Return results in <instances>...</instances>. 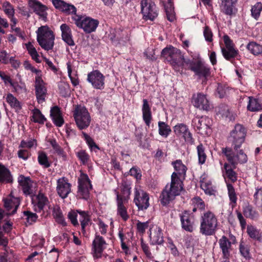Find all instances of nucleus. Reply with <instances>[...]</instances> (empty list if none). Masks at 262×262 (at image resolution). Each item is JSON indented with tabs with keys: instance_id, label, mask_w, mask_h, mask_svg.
<instances>
[{
	"instance_id": "obj_23",
	"label": "nucleus",
	"mask_w": 262,
	"mask_h": 262,
	"mask_svg": "<svg viewBox=\"0 0 262 262\" xmlns=\"http://www.w3.org/2000/svg\"><path fill=\"white\" fill-rule=\"evenodd\" d=\"M52 2L55 8L68 14H76V8L74 5L67 4L62 0H52Z\"/></svg>"
},
{
	"instance_id": "obj_45",
	"label": "nucleus",
	"mask_w": 262,
	"mask_h": 262,
	"mask_svg": "<svg viewBox=\"0 0 262 262\" xmlns=\"http://www.w3.org/2000/svg\"><path fill=\"white\" fill-rule=\"evenodd\" d=\"M239 252L241 255L246 259L250 258V254L249 252V247L248 245L244 242H241L239 245Z\"/></svg>"
},
{
	"instance_id": "obj_15",
	"label": "nucleus",
	"mask_w": 262,
	"mask_h": 262,
	"mask_svg": "<svg viewBox=\"0 0 262 262\" xmlns=\"http://www.w3.org/2000/svg\"><path fill=\"white\" fill-rule=\"evenodd\" d=\"M223 39L226 46L225 48H222L224 57L227 60L235 57L237 55L238 51L234 49L232 41L228 35H224Z\"/></svg>"
},
{
	"instance_id": "obj_19",
	"label": "nucleus",
	"mask_w": 262,
	"mask_h": 262,
	"mask_svg": "<svg viewBox=\"0 0 262 262\" xmlns=\"http://www.w3.org/2000/svg\"><path fill=\"white\" fill-rule=\"evenodd\" d=\"M173 131L176 135L182 136L186 142L190 144L193 143L194 140L192 134L189 131L186 125L179 123L174 126Z\"/></svg>"
},
{
	"instance_id": "obj_20",
	"label": "nucleus",
	"mask_w": 262,
	"mask_h": 262,
	"mask_svg": "<svg viewBox=\"0 0 262 262\" xmlns=\"http://www.w3.org/2000/svg\"><path fill=\"white\" fill-rule=\"evenodd\" d=\"M57 183L56 190L58 195L62 199L66 198L71 192V185L64 177L59 179Z\"/></svg>"
},
{
	"instance_id": "obj_57",
	"label": "nucleus",
	"mask_w": 262,
	"mask_h": 262,
	"mask_svg": "<svg viewBox=\"0 0 262 262\" xmlns=\"http://www.w3.org/2000/svg\"><path fill=\"white\" fill-rule=\"evenodd\" d=\"M67 68H68V76L71 79V82L74 86H77L79 84V81L77 78L73 77L71 76L72 74V68L70 64L69 63H67Z\"/></svg>"
},
{
	"instance_id": "obj_2",
	"label": "nucleus",
	"mask_w": 262,
	"mask_h": 262,
	"mask_svg": "<svg viewBox=\"0 0 262 262\" xmlns=\"http://www.w3.org/2000/svg\"><path fill=\"white\" fill-rule=\"evenodd\" d=\"M172 165L176 172L172 173L170 184L166 185L160 195L161 203L164 206L168 204L176 196L180 195L183 190V182L180 177L185 176L187 168L181 160L172 162Z\"/></svg>"
},
{
	"instance_id": "obj_42",
	"label": "nucleus",
	"mask_w": 262,
	"mask_h": 262,
	"mask_svg": "<svg viewBox=\"0 0 262 262\" xmlns=\"http://www.w3.org/2000/svg\"><path fill=\"white\" fill-rule=\"evenodd\" d=\"M199 162L201 164L205 163L207 156L205 152V147L202 144H200L196 147Z\"/></svg>"
},
{
	"instance_id": "obj_11",
	"label": "nucleus",
	"mask_w": 262,
	"mask_h": 262,
	"mask_svg": "<svg viewBox=\"0 0 262 262\" xmlns=\"http://www.w3.org/2000/svg\"><path fill=\"white\" fill-rule=\"evenodd\" d=\"M92 189L90 180L87 174L82 173L78 178V194L84 200H88L90 196V190Z\"/></svg>"
},
{
	"instance_id": "obj_25",
	"label": "nucleus",
	"mask_w": 262,
	"mask_h": 262,
	"mask_svg": "<svg viewBox=\"0 0 262 262\" xmlns=\"http://www.w3.org/2000/svg\"><path fill=\"white\" fill-rule=\"evenodd\" d=\"M18 182L19 185L22 187L23 192L26 195L33 194L32 183L29 177H25L23 175H20L18 178Z\"/></svg>"
},
{
	"instance_id": "obj_50",
	"label": "nucleus",
	"mask_w": 262,
	"mask_h": 262,
	"mask_svg": "<svg viewBox=\"0 0 262 262\" xmlns=\"http://www.w3.org/2000/svg\"><path fill=\"white\" fill-rule=\"evenodd\" d=\"M24 215L26 217V219L28 223L30 225L35 223L38 217V216L36 213H33L30 211H24Z\"/></svg>"
},
{
	"instance_id": "obj_60",
	"label": "nucleus",
	"mask_w": 262,
	"mask_h": 262,
	"mask_svg": "<svg viewBox=\"0 0 262 262\" xmlns=\"http://www.w3.org/2000/svg\"><path fill=\"white\" fill-rule=\"evenodd\" d=\"M204 35L206 41L211 42L212 40V33L209 28L207 26L205 27Z\"/></svg>"
},
{
	"instance_id": "obj_31",
	"label": "nucleus",
	"mask_w": 262,
	"mask_h": 262,
	"mask_svg": "<svg viewBox=\"0 0 262 262\" xmlns=\"http://www.w3.org/2000/svg\"><path fill=\"white\" fill-rule=\"evenodd\" d=\"M12 181V178L10 171L0 163V182L10 183Z\"/></svg>"
},
{
	"instance_id": "obj_61",
	"label": "nucleus",
	"mask_w": 262,
	"mask_h": 262,
	"mask_svg": "<svg viewBox=\"0 0 262 262\" xmlns=\"http://www.w3.org/2000/svg\"><path fill=\"white\" fill-rule=\"evenodd\" d=\"M130 176L134 177L136 179H140L141 174L140 170L136 167H133L129 170Z\"/></svg>"
},
{
	"instance_id": "obj_34",
	"label": "nucleus",
	"mask_w": 262,
	"mask_h": 262,
	"mask_svg": "<svg viewBox=\"0 0 262 262\" xmlns=\"http://www.w3.org/2000/svg\"><path fill=\"white\" fill-rule=\"evenodd\" d=\"M159 134L164 137H167L171 133L170 126L163 121L158 122Z\"/></svg>"
},
{
	"instance_id": "obj_32",
	"label": "nucleus",
	"mask_w": 262,
	"mask_h": 262,
	"mask_svg": "<svg viewBox=\"0 0 262 262\" xmlns=\"http://www.w3.org/2000/svg\"><path fill=\"white\" fill-rule=\"evenodd\" d=\"M247 48L253 55L262 56V45L252 41L248 44Z\"/></svg>"
},
{
	"instance_id": "obj_22",
	"label": "nucleus",
	"mask_w": 262,
	"mask_h": 262,
	"mask_svg": "<svg viewBox=\"0 0 262 262\" xmlns=\"http://www.w3.org/2000/svg\"><path fill=\"white\" fill-rule=\"evenodd\" d=\"M182 227L185 230L191 232L193 231L194 218L187 211L180 214Z\"/></svg>"
},
{
	"instance_id": "obj_35",
	"label": "nucleus",
	"mask_w": 262,
	"mask_h": 262,
	"mask_svg": "<svg viewBox=\"0 0 262 262\" xmlns=\"http://www.w3.org/2000/svg\"><path fill=\"white\" fill-rule=\"evenodd\" d=\"M237 0H224L222 2V7L223 12L227 14L231 15L233 12L232 5Z\"/></svg>"
},
{
	"instance_id": "obj_8",
	"label": "nucleus",
	"mask_w": 262,
	"mask_h": 262,
	"mask_svg": "<svg viewBox=\"0 0 262 262\" xmlns=\"http://www.w3.org/2000/svg\"><path fill=\"white\" fill-rule=\"evenodd\" d=\"M211 125L210 119L206 116L195 117L192 120V125L194 129L203 135H208L211 134Z\"/></svg>"
},
{
	"instance_id": "obj_64",
	"label": "nucleus",
	"mask_w": 262,
	"mask_h": 262,
	"mask_svg": "<svg viewBox=\"0 0 262 262\" xmlns=\"http://www.w3.org/2000/svg\"><path fill=\"white\" fill-rule=\"evenodd\" d=\"M61 112L59 108L57 106H53L50 111V116L52 118L61 116Z\"/></svg>"
},
{
	"instance_id": "obj_30",
	"label": "nucleus",
	"mask_w": 262,
	"mask_h": 262,
	"mask_svg": "<svg viewBox=\"0 0 262 262\" xmlns=\"http://www.w3.org/2000/svg\"><path fill=\"white\" fill-rule=\"evenodd\" d=\"M248 104L247 105V110L251 112H256L262 110V105L259 102L258 99L254 98L252 97H248Z\"/></svg>"
},
{
	"instance_id": "obj_59",
	"label": "nucleus",
	"mask_w": 262,
	"mask_h": 262,
	"mask_svg": "<svg viewBox=\"0 0 262 262\" xmlns=\"http://www.w3.org/2000/svg\"><path fill=\"white\" fill-rule=\"evenodd\" d=\"M85 217L84 216L83 220H81V226L82 231H85V227L89 224L90 222V217L88 214V212H82Z\"/></svg>"
},
{
	"instance_id": "obj_5",
	"label": "nucleus",
	"mask_w": 262,
	"mask_h": 262,
	"mask_svg": "<svg viewBox=\"0 0 262 262\" xmlns=\"http://www.w3.org/2000/svg\"><path fill=\"white\" fill-rule=\"evenodd\" d=\"M37 40L40 47L45 50L52 49L54 45L53 32L46 26L39 27L37 31Z\"/></svg>"
},
{
	"instance_id": "obj_28",
	"label": "nucleus",
	"mask_w": 262,
	"mask_h": 262,
	"mask_svg": "<svg viewBox=\"0 0 262 262\" xmlns=\"http://www.w3.org/2000/svg\"><path fill=\"white\" fill-rule=\"evenodd\" d=\"M150 240L152 245H160L163 242V237L161 229L156 228L153 230H150Z\"/></svg>"
},
{
	"instance_id": "obj_37",
	"label": "nucleus",
	"mask_w": 262,
	"mask_h": 262,
	"mask_svg": "<svg viewBox=\"0 0 262 262\" xmlns=\"http://www.w3.org/2000/svg\"><path fill=\"white\" fill-rule=\"evenodd\" d=\"M53 215L57 223L61 224L63 226H66L67 223L64 221L61 210L59 207H54L53 208Z\"/></svg>"
},
{
	"instance_id": "obj_46",
	"label": "nucleus",
	"mask_w": 262,
	"mask_h": 262,
	"mask_svg": "<svg viewBox=\"0 0 262 262\" xmlns=\"http://www.w3.org/2000/svg\"><path fill=\"white\" fill-rule=\"evenodd\" d=\"M50 144L51 145L53 149L55 152L59 156H61L63 158L65 157L64 152L63 149L59 146L56 141L54 139L51 140L49 141Z\"/></svg>"
},
{
	"instance_id": "obj_1",
	"label": "nucleus",
	"mask_w": 262,
	"mask_h": 262,
	"mask_svg": "<svg viewBox=\"0 0 262 262\" xmlns=\"http://www.w3.org/2000/svg\"><path fill=\"white\" fill-rule=\"evenodd\" d=\"M246 135L245 129L242 125H235L228 138V142L231 143L232 148L225 147L222 149V153L225 155L228 162L234 167H235L238 163L244 164L248 161L247 156L243 150H239L236 155L233 151V149L237 151L241 147L245 141Z\"/></svg>"
},
{
	"instance_id": "obj_9",
	"label": "nucleus",
	"mask_w": 262,
	"mask_h": 262,
	"mask_svg": "<svg viewBox=\"0 0 262 262\" xmlns=\"http://www.w3.org/2000/svg\"><path fill=\"white\" fill-rule=\"evenodd\" d=\"M75 23L78 28H82L88 33L95 31L98 27L99 21L91 17H83L75 15L73 17Z\"/></svg>"
},
{
	"instance_id": "obj_53",
	"label": "nucleus",
	"mask_w": 262,
	"mask_h": 262,
	"mask_svg": "<svg viewBox=\"0 0 262 262\" xmlns=\"http://www.w3.org/2000/svg\"><path fill=\"white\" fill-rule=\"evenodd\" d=\"M77 210L76 211L72 210L68 213V218L70 220L72 224L75 226L79 225L77 220Z\"/></svg>"
},
{
	"instance_id": "obj_54",
	"label": "nucleus",
	"mask_w": 262,
	"mask_h": 262,
	"mask_svg": "<svg viewBox=\"0 0 262 262\" xmlns=\"http://www.w3.org/2000/svg\"><path fill=\"white\" fill-rule=\"evenodd\" d=\"M216 91L219 96V97L223 98L227 95L228 88L222 84H219L216 89Z\"/></svg>"
},
{
	"instance_id": "obj_26",
	"label": "nucleus",
	"mask_w": 262,
	"mask_h": 262,
	"mask_svg": "<svg viewBox=\"0 0 262 262\" xmlns=\"http://www.w3.org/2000/svg\"><path fill=\"white\" fill-rule=\"evenodd\" d=\"M142 117L145 123L147 126H149L151 121L152 120V115L151 108L149 106L148 101L147 99L143 100V105L142 107Z\"/></svg>"
},
{
	"instance_id": "obj_17",
	"label": "nucleus",
	"mask_w": 262,
	"mask_h": 262,
	"mask_svg": "<svg viewBox=\"0 0 262 262\" xmlns=\"http://www.w3.org/2000/svg\"><path fill=\"white\" fill-rule=\"evenodd\" d=\"M192 103L194 106L200 110L207 111L211 108V105L206 96L202 93L194 94L192 96Z\"/></svg>"
},
{
	"instance_id": "obj_44",
	"label": "nucleus",
	"mask_w": 262,
	"mask_h": 262,
	"mask_svg": "<svg viewBox=\"0 0 262 262\" xmlns=\"http://www.w3.org/2000/svg\"><path fill=\"white\" fill-rule=\"evenodd\" d=\"M262 10V3L261 2L256 3L252 7L251 11L252 16L256 19L259 17L260 12Z\"/></svg>"
},
{
	"instance_id": "obj_56",
	"label": "nucleus",
	"mask_w": 262,
	"mask_h": 262,
	"mask_svg": "<svg viewBox=\"0 0 262 262\" xmlns=\"http://www.w3.org/2000/svg\"><path fill=\"white\" fill-rule=\"evenodd\" d=\"M77 156L83 164L86 163L89 159L88 154L83 150L78 152Z\"/></svg>"
},
{
	"instance_id": "obj_12",
	"label": "nucleus",
	"mask_w": 262,
	"mask_h": 262,
	"mask_svg": "<svg viewBox=\"0 0 262 262\" xmlns=\"http://www.w3.org/2000/svg\"><path fill=\"white\" fill-rule=\"evenodd\" d=\"M134 202L139 210H146L149 205L148 194L143 190L135 188Z\"/></svg>"
},
{
	"instance_id": "obj_27",
	"label": "nucleus",
	"mask_w": 262,
	"mask_h": 262,
	"mask_svg": "<svg viewBox=\"0 0 262 262\" xmlns=\"http://www.w3.org/2000/svg\"><path fill=\"white\" fill-rule=\"evenodd\" d=\"M61 36L62 39L69 46H74V42L72 39L71 30L70 27L66 24H63L60 26Z\"/></svg>"
},
{
	"instance_id": "obj_55",
	"label": "nucleus",
	"mask_w": 262,
	"mask_h": 262,
	"mask_svg": "<svg viewBox=\"0 0 262 262\" xmlns=\"http://www.w3.org/2000/svg\"><path fill=\"white\" fill-rule=\"evenodd\" d=\"M193 204H194V206L199 209L203 210L205 209V203L199 197H196L193 199Z\"/></svg>"
},
{
	"instance_id": "obj_13",
	"label": "nucleus",
	"mask_w": 262,
	"mask_h": 262,
	"mask_svg": "<svg viewBox=\"0 0 262 262\" xmlns=\"http://www.w3.org/2000/svg\"><path fill=\"white\" fill-rule=\"evenodd\" d=\"M105 77L98 70H94L88 74L87 80L96 89L104 88Z\"/></svg>"
},
{
	"instance_id": "obj_41",
	"label": "nucleus",
	"mask_w": 262,
	"mask_h": 262,
	"mask_svg": "<svg viewBox=\"0 0 262 262\" xmlns=\"http://www.w3.org/2000/svg\"><path fill=\"white\" fill-rule=\"evenodd\" d=\"M6 100L7 102L10 105V106L16 110H19L21 109L20 102L13 96L12 94H9L6 97Z\"/></svg>"
},
{
	"instance_id": "obj_14",
	"label": "nucleus",
	"mask_w": 262,
	"mask_h": 262,
	"mask_svg": "<svg viewBox=\"0 0 262 262\" xmlns=\"http://www.w3.org/2000/svg\"><path fill=\"white\" fill-rule=\"evenodd\" d=\"M117 214L119 215L124 221L129 219L127 212V205L128 204V198L117 194Z\"/></svg>"
},
{
	"instance_id": "obj_4",
	"label": "nucleus",
	"mask_w": 262,
	"mask_h": 262,
	"mask_svg": "<svg viewBox=\"0 0 262 262\" xmlns=\"http://www.w3.org/2000/svg\"><path fill=\"white\" fill-rule=\"evenodd\" d=\"M217 225V219L211 211L204 212L201 216L200 231L205 235L214 234Z\"/></svg>"
},
{
	"instance_id": "obj_6",
	"label": "nucleus",
	"mask_w": 262,
	"mask_h": 262,
	"mask_svg": "<svg viewBox=\"0 0 262 262\" xmlns=\"http://www.w3.org/2000/svg\"><path fill=\"white\" fill-rule=\"evenodd\" d=\"M76 124L80 129H85L90 125L91 118L87 109L81 105H77L73 112Z\"/></svg>"
},
{
	"instance_id": "obj_51",
	"label": "nucleus",
	"mask_w": 262,
	"mask_h": 262,
	"mask_svg": "<svg viewBox=\"0 0 262 262\" xmlns=\"http://www.w3.org/2000/svg\"><path fill=\"white\" fill-rule=\"evenodd\" d=\"M224 168L226 170L228 178L233 182L236 181L237 180L236 173L233 170L230 166L228 164H225Z\"/></svg>"
},
{
	"instance_id": "obj_47",
	"label": "nucleus",
	"mask_w": 262,
	"mask_h": 262,
	"mask_svg": "<svg viewBox=\"0 0 262 262\" xmlns=\"http://www.w3.org/2000/svg\"><path fill=\"white\" fill-rule=\"evenodd\" d=\"M37 198L38 202L36 204V211H41L46 205L48 200L47 198L42 194H39Z\"/></svg>"
},
{
	"instance_id": "obj_3",
	"label": "nucleus",
	"mask_w": 262,
	"mask_h": 262,
	"mask_svg": "<svg viewBox=\"0 0 262 262\" xmlns=\"http://www.w3.org/2000/svg\"><path fill=\"white\" fill-rule=\"evenodd\" d=\"M161 56L172 66L176 71H180L187 66V61L181 51L173 47L164 48L161 52Z\"/></svg>"
},
{
	"instance_id": "obj_10",
	"label": "nucleus",
	"mask_w": 262,
	"mask_h": 262,
	"mask_svg": "<svg viewBox=\"0 0 262 262\" xmlns=\"http://www.w3.org/2000/svg\"><path fill=\"white\" fill-rule=\"evenodd\" d=\"M143 18L146 20H154L158 15V10L155 4L151 1L142 0L141 3Z\"/></svg>"
},
{
	"instance_id": "obj_38",
	"label": "nucleus",
	"mask_w": 262,
	"mask_h": 262,
	"mask_svg": "<svg viewBox=\"0 0 262 262\" xmlns=\"http://www.w3.org/2000/svg\"><path fill=\"white\" fill-rule=\"evenodd\" d=\"M247 231L251 238L259 241H260L262 239V237L259 230L257 229L255 227L252 226H248L247 227Z\"/></svg>"
},
{
	"instance_id": "obj_49",
	"label": "nucleus",
	"mask_w": 262,
	"mask_h": 262,
	"mask_svg": "<svg viewBox=\"0 0 262 262\" xmlns=\"http://www.w3.org/2000/svg\"><path fill=\"white\" fill-rule=\"evenodd\" d=\"M38 161L39 163L45 168H48L50 166V163L48 161V157L43 152L39 154Z\"/></svg>"
},
{
	"instance_id": "obj_39",
	"label": "nucleus",
	"mask_w": 262,
	"mask_h": 262,
	"mask_svg": "<svg viewBox=\"0 0 262 262\" xmlns=\"http://www.w3.org/2000/svg\"><path fill=\"white\" fill-rule=\"evenodd\" d=\"M33 121L39 124H43L46 120L45 117L42 114L40 111L37 108H34L33 111Z\"/></svg>"
},
{
	"instance_id": "obj_16",
	"label": "nucleus",
	"mask_w": 262,
	"mask_h": 262,
	"mask_svg": "<svg viewBox=\"0 0 262 262\" xmlns=\"http://www.w3.org/2000/svg\"><path fill=\"white\" fill-rule=\"evenodd\" d=\"M29 7L33 10L39 18L46 21L47 18V7L37 0H29Z\"/></svg>"
},
{
	"instance_id": "obj_24",
	"label": "nucleus",
	"mask_w": 262,
	"mask_h": 262,
	"mask_svg": "<svg viewBox=\"0 0 262 262\" xmlns=\"http://www.w3.org/2000/svg\"><path fill=\"white\" fill-rule=\"evenodd\" d=\"M220 248L224 257H230L232 251L231 242L223 235L219 241Z\"/></svg>"
},
{
	"instance_id": "obj_21",
	"label": "nucleus",
	"mask_w": 262,
	"mask_h": 262,
	"mask_svg": "<svg viewBox=\"0 0 262 262\" xmlns=\"http://www.w3.org/2000/svg\"><path fill=\"white\" fill-rule=\"evenodd\" d=\"M106 244L105 240L102 236L96 235L92 244L95 257L99 258L101 256V254L105 248Z\"/></svg>"
},
{
	"instance_id": "obj_33",
	"label": "nucleus",
	"mask_w": 262,
	"mask_h": 262,
	"mask_svg": "<svg viewBox=\"0 0 262 262\" xmlns=\"http://www.w3.org/2000/svg\"><path fill=\"white\" fill-rule=\"evenodd\" d=\"M243 213L246 217L252 220L257 219L258 216V212L251 206L249 205L244 208Z\"/></svg>"
},
{
	"instance_id": "obj_62",
	"label": "nucleus",
	"mask_w": 262,
	"mask_h": 262,
	"mask_svg": "<svg viewBox=\"0 0 262 262\" xmlns=\"http://www.w3.org/2000/svg\"><path fill=\"white\" fill-rule=\"evenodd\" d=\"M254 201L256 203L262 204V190L257 189L254 194Z\"/></svg>"
},
{
	"instance_id": "obj_63",
	"label": "nucleus",
	"mask_w": 262,
	"mask_h": 262,
	"mask_svg": "<svg viewBox=\"0 0 262 262\" xmlns=\"http://www.w3.org/2000/svg\"><path fill=\"white\" fill-rule=\"evenodd\" d=\"M148 222H139L137 224V230L138 232L143 233L145 232V230L148 228Z\"/></svg>"
},
{
	"instance_id": "obj_36",
	"label": "nucleus",
	"mask_w": 262,
	"mask_h": 262,
	"mask_svg": "<svg viewBox=\"0 0 262 262\" xmlns=\"http://www.w3.org/2000/svg\"><path fill=\"white\" fill-rule=\"evenodd\" d=\"M228 194L231 202L232 207L234 208L236 205L237 198L233 185L231 184H227Z\"/></svg>"
},
{
	"instance_id": "obj_29",
	"label": "nucleus",
	"mask_w": 262,
	"mask_h": 262,
	"mask_svg": "<svg viewBox=\"0 0 262 262\" xmlns=\"http://www.w3.org/2000/svg\"><path fill=\"white\" fill-rule=\"evenodd\" d=\"M4 201V206L7 210L10 211L13 207L14 208L11 213H9L11 215L14 214L19 205V200L16 198L5 199Z\"/></svg>"
},
{
	"instance_id": "obj_52",
	"label": "nucleus",
	"mask_w": 262,
	"mask_h": 262,
	"mask_svg": "<svg viewBox=\"0 0 262 262\" xmlns=\"http://www.w3.org/2000/svg\"><path fill=\"white\" fill-rule=\"evenodd\" d=\"M201 187L206 194H214V190L212 189L211 184L207 182H202Z\"/></svg>"
},
{
	"instance_id": "obj_40",
	"label": "nucleus",
	"mask_w": 262,
	"mask_h": 262,
	"mask_svg": "<svg viewBox=\"0 0 262 262\" xmlns=\"http://www.w3.org/2000/svg\"><path fill=\"white\" fill-rule=\"evenodd\" d=\"M2 6L3 10L8 17L14 15L15 10L14 7L9 2H4L2 3Z\"/></svg>"
},
{
	"instance_id": "obj_7",
	"label": "nucleus",
	"mask_w": 262,
	"mask_h": 262,
	"mask_svg": "<svg viewBox=\"0 0 262 262\" xmlns=\"http://www.w3.org/2000/svg\"><path fill=\"white\" fill-rule=\"evenodd\" d=\"M187 66L185 69H188L193 71L195 74L200 78H206L210 75V68L200 59L196 60L187 61Z\"/></svg>"
},
{
	"instance_id": "obj_48",
	"label": "nucleus",
	"mask_w": 262,
	"mask_h": 262,
	"mask_svg": "<svg viewBox=\"0 0 262 262\" xmlns=\"http://www.w3.org/2000/svg\"><path fill=\"white\" fill-rule=\"evenodd\" d=\"M26 48L32 59L35 60L37 62H39L38 54L34 46L30 42H29L26 44Z\"/></svg>"
},
{
	"instance_id": "obj_18",
	"label": "nucleus",
	"mask_w": 262,
	"mask_h": 262,
	"mask_svg": "<svg viewBox=\"0 0 262 262\" xmlns=\"http://www.w3.org/2000/svg\"><path fill=\"white\" fill-rule=\"evenodd\" d=\"M43 81L40 76L35 77V93L39 103H42L45 101L47 89L45 86Z\"/></svg>"
},
{
	"instance_id": "obj_43",
	"label": "nucleus",
	"mask_w": 262,
	"mask_h": 262,
	"mask_svg": "<svg viewBox=\"0 0 262 262\" xmlns=\"http://www.w3.org/2000/svg\"><path fill=\"white\" fill-rule=\"evenodd\" d=\"M0 77L4 81L5 84L8 83H10V85L15 90V91H17L18 88H20L17 82H12L9 76L6 75L5 73L1 71H0Z\"/></svg>"
},
{
	"instance_id": "obj_58",
	"label": "nucleus",
	"mask_w": 262,
	"mask_h": 262,
	"mask_svg": "<svg viewBox=\"0 0 262 262\" xmlns=\"http://www.w3.org/2000/svg\"><path fill=\"white\" fill-rule=\"evenodd\" d=\"M82 135L85 140L91 147H95L98 148V146L96 144L93 139L89 135L84 132H82Z\"/></svg>"
}]
</instances>
